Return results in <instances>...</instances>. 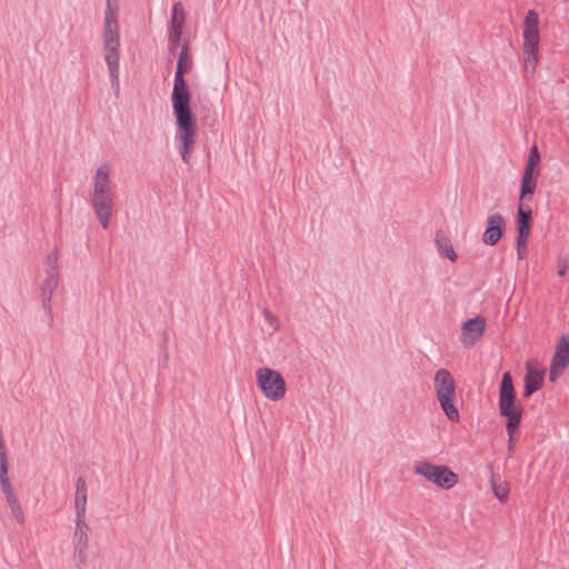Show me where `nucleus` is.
Returning a JSON list of instances; mask_svg holds the SVG:
<instances>
[{
	"instance_id": "f257e3e1",
	"label": "nucleus",
	"mask_w": 569,
	"mask_h": 569,
	"mask_svg": "<svg viewBox=\"0 0 569 569\" xmlns=\"http://www.w3.org/2000/svg\"><path fill=\"white\" fill-rule=\"evenodd\" d=\"M189 44L184 43L180 50L171 93L172 110L176 117V138L179 142V153L184 163H190L197 137V123L192 116L191 94L184 73L191 68Z\"/></svg>"
},
{
	"instance_id": "f03ea898",
	"label": "nucleus",
	"mask_w": 569,
	"mask_h": 569,
	"mask_svg": "<svg viewBox=\"0 0 569 569\" xmlns=\"http://www.w3.org/2000/svg\"><path fill=\"white\" fill-rule=\"evenodd\" d=\"M102 40L111 86L118 97L120 92V28L117 9L111 6L110 0L107 1L104 10Z\"/></svg>"
},
{
	"instance_id": "7ed1b4c3",
	"label": "nucleus",
	"mask_w": 569,
	"mask_h": 569,
	"mask_svg": "<svg viewBox=\"0 0 569 569\" xmlns=\"http://www.w3.org/2000/svg\"><path fill=\"white\" fill-rule=\"evenodd\" d=\"M532 173L533 147H531L528 152L527 166L521 182L520 203L518 207L517 257L519 260H522L528 256V238L530 234V220L532 216V210L530 206L527 204V200L533 193V184L531 182Z\"/></svg>"
},
{
	"instance_id": "20e7f679",
	"label": "nucleus",
	"mask_w": 569,
	"mask_h": 569,
	"mask_svg": "<svg viewBox=\"0 0 569 569\" xmlns=\"http://www.w3.org/2000/svg\"><path fill=\"white\" fill-rule=\"evenodd\" d=\"M499 411L500 415L508 418L507 431L509 435V443L513 440V435L521 419L520 407L516 405V392L510 372L502 375L499 390Z\"/></svg>"
},
{
	"instance_id": "39448f33",
	"label": "nucleus",
	"mask_w": 569,
	"mask_h": 569,
	"mask_svg": "<svg viewBox=\"0 0 569 569\" xmlns=\"http://www.w3.org/2000/svg\"><path fill=\"white\" fill-rule=\"evenodd\" d=\"M433 388L446 417L452 422L459 421V411L455 406L456 382L449 370L439 369L436 371L433 377Z\"/></svg>"
},
{
	"instance_id": "423d86ee",
	"label": "nucleus",
	"mask_w": 569,
	"mask_h": 569,
	"mask_svg": "<svg viewBox=\"0 0 569 569\" xmlns=\"http://www.w3.org/2000/svg\"><path fill=\"white\" fill-rule=\"evenodd\" d=\"M412 470L416 475L446 490L458 483V475L445 465H433L426 460H419L415 462Z\"/></svg>"
},
{
	"instance_id": "0eeeda50",
	"label": "nucleus",
	"mask_w": 569,
	"mask_h": 569,
	"mask_svg": "<svg viewBox=\"0 0 569 569\" xmlns=\"http://www.w3.org/2000/svg\"><path fill=\"white\" fill-rule=\"evenodd\" d=\"M256 379L262 395L271 400L279 401L286 396V382L282 376L271 368H259L256 371Z\"/></svg>"
},
{
	"instance_id": "6e6552de",
	"label": "nucleus",
	"mask_w": 569,
	"mask_h": 569,
	"mask_svg": "<svg viewBox=\"0 0 569 569\" xmlns=\"http://www.w3.org/2000/svg\"><path fill=\"white\" fill-rule=\"evenodd\" d=\"M48 262V270H47V278L43 280L41 286V299H42V307L47 315L50 318V321H52V307H51V299L54 290L58 287L59 283V271H58V253L57 250L52 251L50 254H48L47 258Z\"/></svg>"
},
{
	"instance_id": "1a4fd4ad",
	"label": "nucleus",
	"mask_w": 569,
	"mask_h": 569,
	"mask_svg": "<svg viewBox=\"0 0 569 569\" xmlns=\"http://www.w3.org/2000/svg\"><path fill=\"white\" fill-rule=\"evenodd\" d=\"M90 526L87 517L74 518V529L72 532L73 555L77 559V567L86 566L88 560Z\"/></svg>"
},
{
	"instance_id": "9d476101",
	"label": "nucleus",
	"mask_w": 569,
	"mask_h": 569,
	"mask_svg": "<svg viewBox=\"0 0 569 569\" xmlns=\"http://www.w3.org/2000/svg\"><path fill=\"white\" fill-rule=\"evenodd\" d=\"M569 366V335L558 340L550 362L549 380L556 382Z\"/></svg>"
},
{
	"instance_id": "9b49d317",
	"label": "nucleus",
	"mask_w": 569,
	"mask_h": 569,
	"mask_svg": "<svg viewBox=\"0 0 569 569\" xmlns=\"http://www.w3.org/2000/svg\"><path fill=\"white\" fill-rule=\"evenodd\" d=\"M114 194H92V208L101 226L108 229L114 207Z\"/></svg>"
},
{
	"instance_id": "f8f14e48",
	"label": "nucleus",
	"mask_w": 569,
	"mask_h": 569,
	"mask_svg": "<svg viewBox=\"0 0 569 569\" xmlns=\"http://www.w3.org/2000/svg\"><path fill=\"white\" fill-rule=\"evenodd\" d=\"M486 329V319L481 316L469 319L461 326V343L472 347L480 340Z\"/></svg>"
},
{
	"instance_id": "ddd939ff",
	"label": "nucleus",
	"mask_w": 569,
	"mask_h": 569,
	"mask_svg": "<svg viewBox=\"0 0 569 569\" xmlns=\"http://www.w3.org/2000/svg\"><path fill=\"white\" fill-rule=\"evenodd\" d=\"M523 62H525V73L528 77L530 73H533V67L530 68L531 59H533V10H529L527 12L525 19V29H523Z\"/></svg>"
},
{
	"instance_id": "4468645a",
	"label": "nucleus",
	"mask_w": 569,
	"mask_h": 569,
	"mask_svg": "<svg viewBox=\"0 0 569 569\" xmlns=\"http://www.w3.org/2000/svg\"><path fill=\"white\" fill-rule=\"evenodd\" d=\"M186 13L181 2H176L171 10V26L169 30V44L176 47L181 38L182 29L184 27Z\"/></svg>"
},
{
	"instance_id": "2eb2a0df",
	"label": "nucleus",
	"mask_w": 569,
	"mask_h": 569,
	"mask_svg": "<svg viewBox=\"0 0 569 569\" xmlns=\"http://www.w3.org/2000/svg\"><path fill=\"white\" fill-rule=\"evenodd\" d=\"M506 221L500 213H492L487 219V228L483 232L482 240L485 243L493 246L502 236V229Z\"/></svg>"
},
{
	"instance_id": "dca6fc26",
	"label": "nucleus",
	"mask_w": 569,
	"mask_h": 569,
	"mask_svg": "<svg viewBox=\"0 0 569 569\" xmlns=\"http://www.w3.org/2000/svg\"><path fill=\"white\" fill-rule=\"evenodd\" d=\"M110 166L100 164L93 176V193L114 194L111 188Z\"/></svg>"
},
{
	"instance_id": "f3484780",
	"label": "nucleus",
	"mask_w": 569,
	"mask_h": 569,
	"mask_svg": "<svg viewBox=\"0 0 569 569\" xmlns=\"http://www.w3.org/2000/svg\"><path fill=\"white\" fill-rule=\"evenodd\" d=\"M436 243L439 251L443 253L450 261L457 260V253L448 236H446L443 232H437Z\"/></svg>"
},
{
	"instance_id": "a211bd4d",
	"label": "nucleus",
	"mask_w": 569,
	"mask_h": 569,
	"mask_svg": "<svg viewBox=\"0 0 569 569\" xmlns=\"http://www.w3.org/2000/svg\"><path fill=\"white\" fill-rule=\"evenodd\" d=\"M491 487L495 496L500 500L505 501L508 498L509 488L505 482H498L495 476L491 477Z\"/></svg>"
},
{
	"instance_id": "6ab92c4d",
	"label": "nucleus",
	"mask_w": 569,
	"mask_h": 569,
	"mask_svg": "<svg viewBox=\"0 0 569 569\" xmlns=\"http://www.w3.org/2000/svg\"><path fill=\"white\" fill-rule=\"evenodd\" d=\"M527 373L525 377V396L533 393V362L528 360L526 363Z\"/></svg>"
},
{
	"instance_id": "aec40b11",
	"label": "nucleus",
	"mask_w": 569,
	"mask_h": 569,
	"mask_svg": "<svg viewBox=\"0 0 569 569\" xmlns=\"http://www.w3.org/2000/svg\"><path fill=\"white\" fill-rule=\"evenodd\" d=\"M7 503L10 508L11 513L16 518V520L21 525L24 523L26 517H24V512L22 510L19 499L17 498V499L7 501Z\"/></svg>"
},
{
	"instance_id": "412c9836",
	"label": "nucleus",
	"mask_w": 569,
	"mask_h": 569,
	"mask_svg": "<svg viewBox=\"0 0 569 569\" xmlns=\"http://www.w3.org/2000/svg\"><path fill=\"white\" fill-rule=\"evenodd\" d=\"M87 498H80L74 496L73 508H74V518H83L87 517Z\"/></svg>"
},
{
	"instance_id": "4be33fe9",
	"label": "nucleus",
	"mask_w": 569,
	"mask_h": 569,
	"mask_svg": "<svg viewBox=\"0 0 569 569\" xmlns=\"http://www.w3.org/2000/svg\"><path fill=\"white\" fill-rule=\"evenodd\" d=\"M74 489H76L74 490V496L76 497L87 498L88 499V488H87L86 480L82 477H79L76 480Z\"/></svg>"
},
{
	"instance_id": "5701e85b",
	"label": "nucleus",
	"mask_w": 569,
	"mask_h": 569,
	"mask_svg": "<svg viewBox=\"0 0 569 569\" xmlns=\"http://www.w3.org/2000/svg\"><path fill=\"white\" fill-rule=\"evenodd\" d=\"M0 487L6 497V501H10V500L18 498L14 493V490H13V487H12L10 480L1 481Z\"/></svg>"
},
{
	"instance_id": "b1692460",
	"label": "nucleus",
	"mask_w": 569,
	"mask_h": 569,
	"mask_svg": "<svg viewBox=\"0 0 569 569\" xmlns=\"http://www.w3.org/2000/svg\"><path fill=\"white\" fill-rule=\"evenodd\" d=\"M264 320L272 327L273 331L278 330L279 322L277 317L268 309L262 310Z\"/></svg>"
},
{
	"instance_id": "393cba45",
	"label": "nucleus",
	"mask_w": 569,
	"mask_h": 569,
	"mask_svg": "<svg viewBox=\"0 0 569 569\" xmlns=\"http://www.w3.org/2000/svg\"><path fill=\"white\" fill-rule=\"evenodd\" d=\"M9 480L8 477V461L7 459L0 460V482Z\"/></svg>"
},
{
	"instance_id": "a878e982",
	"label": "nucleus",
	"mask_w": 569,
	"mask_h": 569,
	"mask_svg": "<svg viewBox=\"0 0 569 569\" xmlns=\"http://www.w3.org/2000/svg\"><path fill=\"white\" fill-rule=\"evenodd\" d=\"M568 270V261L567 260H559L557 263V273L560 277H563Z\"/></svg>"
},
{
	"instance_id": "bb28decb",
	"label": "nucleus",
	"mask_w": 569,
	"mask_h": 569,
	"mask_svg": "<svg viewBox=\"0 0 569 569\" xmlns=\"http://www.w3.org/2000/svg\"><path fill=\"white\" fill-rule=\"evenodd\" d=\"M545 380V371L536 370V390L540 389Z\"/></svg>"
},
{
	"instance_id": "cd10ccee",
	"label": "nucleus",
	"mask_w": 569,
	"mask_h": 569,
	"mask_svg": "<svg viewBox=\"0 0 569 569\" xmlns=\"http://www.w3.org/2000/svg\"><path fill=\"white\" fill-rule=\"evenodd\" d=\"M7 459V452L4 449V441L2 437V432H0V460Z\"/></svg>"
}]
</instances>
